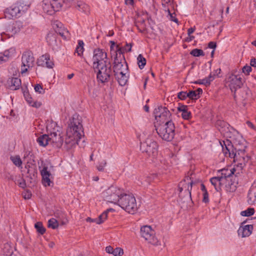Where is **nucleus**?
Returning <instances> with one entry per match:
<instances>
[{"label": "nucleus", "instance_id": "obj_45", "mask_svg": "<svg viewBox=\"0 0 256 256\" xmlns=\"http://www.w3.org/2000/svg\"><path fill=\"white\" fill-rule=\"evenodd\" d=\"M190 54L194 56H204V55L202 50L198 48L192 50L190 52Z\"/></svg>", "mask_w": 256, "mask_h": 256}, {"label": "nucleus", "instance_id": "obj_64", "mask_svg": "<svg viewBox=\"0 0 256 256\" xmlns=\"http://www.w3.org/2000/svg\"><path fill=\"white\" fill-rule=\"evenodd\" d=\"M150 184V180L149 179L144 180L142 182V184L144 185V186H148Z\"/></svg>", "mask_w": 256, "mask_h": 256}, {"label": "nucleus", "instance_id": "obj_57", "mask_svg": "<svg viewBox=\"0 0 256 256\" xmlns=\"http://www.w3.org/2000/svg\"><path fill=\"white\" fill-rule=\"evenodd\" d=\"M250 64L251 67L252 66L254 67V68L256 67V58H254L250 60Z\"/></svg>", "mask_w": 256, "mask_h": 256}, {"label": "nucleus", "instance_id": "obj_30", "mask_svg": "<svg viewBox=\"0 0 256 256\" xmlns=\"http://www.w3.org/2000/svg\"><path fill=\"white\" fill-rule=\"evenodd\" d=\"M24 96L26 101L30 106L38 108L42 106L41 102L34 100L28 94H24Z\"/></svg>", "mask_w": 256, "mask_h": 256}, {"label": "nucleus", "instance_id": "obj_11", "mask_svg": "<svg viewBox=\"0 0 256 256\" xmlns=\"http://www.w3.org/2000/svg\"><path fill=\"white\" fill-rule=\"evenodd\" d=\"M92 68H98L99 66L110 63L107 57V54L104 50L96 48L93 52L92 58Z\"/></svg>", "mask_w": 256, "mask_h": 256}, {"label": "nucleus", "instance_id": "obj_19", "mask_svg": "<svg viewBox=\"0 0 256 256\" xmlns=\"http://www.w3.org/2000/svg\"><path fill=\"white\" fill-rule=\"evenodd\" d=\"M22 27L20 22L16 21L11 26L6 29V31L1 33V39L2 41L6 38L13 36L18 32Z\"/></svg>", "mask_w": 256, "mask_h": 256}, {"label": "nucleus", "instance_id": "obj_59", "mask_svg": "<svg viewBox=\"0 0 256 256\" xmlns=\"http://www.w3.org/2000/svg\"><path fill=\"white\" fill-rule=\"evenodd\" d=\"M208 46L210 48H212L214 50L216 48V42H209Z\"/></svg>", "mask_w": 256, "mask_h": 256}, {"label": "nucleus", "instance_id": "obj_10", "mask_svg": "<svg viewBox=\"0 0 256 256\" xmlns=\"http://www.w3.org/2000/svg\"><path fill=\"white\" fill-rule=\"evenodd\" d=\"M64 3V0H43V11L48 14L52 15L61 8Z\"/></svg>", "mask_w": 256, "mask_h": 256}, {"label": "nucleus", "instance_id": "obj_4", "mask_svg": "<svg viewBox=\"0 0 256 256\" xmlns=\"http://www.w3.org/2000/svg\"><path fill=\"white\" fill-rule=\"evenodd\" d=\"M118 205L126 212L134 214L138 208L134 196L132 194H124L120 198Z\"/></svg>", "mask_w": 256, "mask_h": 256}, {"label": "nucleus", "instance_id": "obj_33", "mask_svg": "<svg viewBox=\"0 0 256 256\" xmlns=\"http://www.w3.org/2000/svg\"><path fill=\"white\" fill-rule=\"evenodd\" d=\"M36 141L39 145L42 146H46L48 144H50L48 134L40 136L37 138Z\"/></svg>", "mask_w": 256, "mask_h": 256}, {"label": "nucleus", "instance_id": "obj_60", "mask_svg": "<svg viewBox=\"0 0 256 256\" xmlns=\"http://www.w3.org/2000/svg\"><path fill=\"white\" fill-rule=\"evenodd\" d=\"M114 248L111 246H108L106 248V251L108 254H112L113 252Z\"/></svg>", "mask_w": 256, "mask_h": 256}, {"label": "nucleus", "instance_id": "obj_28", "mask_svg": "<svg viewBox=\"0 0 256 256\" xmlns=\"http://www.w3.org/2000/svg\"><path fill=\"white\" fill-rule=\"evenodd\" d=\"M248 202L252 204L256 202V180L252 186L248 195Z\"/></svg>", "mask_w": 256, "mask_h": 256}, {"label": "nucleus", "instance_id": "obj_25", "mask_svg": "<svg viewBox=\"0 0 256 256\" xmlns=\"http://www.w3.org/2000/svg\"><path fill=\"white\" fill-rule=\"evenodd\" d=\"M234 167L231 169H222L220 170V172H219V176L220 178H222L224 180V182L226 183L227 181V178L232 176V174H234V172L238 171L236 174H238L242 172L241 170H240V168H238L236 163H235Z\"/></svg>", "mask_w": 256, "mask_h": 256}, {"label": "nucleus", "instance_id": "obj_55", "mask_svg": "<svg viewBox=\"0 0 256 256\" xmlns=\"http://www.w3.org/2000/svg\"><path fill=\"white\" fill-rule=\"evenodd\" d=\"M24 198L26 200H28L31 198L32 194L29 191H26L24 194Z\"/></svg>", "mask_w": 256, "mask_h": 256}, {"label": "nucleus", "instance_id": "obj_37", "mask_svg": "<svg viewBox=\"0 0 256 256\" xmlns=\"http://www.w3.org/2000/svg\"><path fill=\"white\" fill-rule=\"evenodd\" d=\"M212 76L205 78L202 80H198L195 82L194 83L196 84H203L206 86H209L212 82Z\"/></svg>", "mask_w": 256, "mask_h": 256}, {"label": "nucleus", "instance_id": "obj_23", "mask_svg": "<svg viewBox=\"0 0 256 256\" xmlns=\"http://www.w3.org/2000/svg\"><path fill=\"white\" fill-rule=\"evenodd\" d=\"M37 64L38 66L43 67H46L48 68H52L54 66L53 59L48 54H44L38 60Z\"/></svg>", "mask_w": 256, "mask_h": 256}, {"label": "nucleus", "instance_id": "obj_47", "mask_svg": "<svg viewBox=\"0 0 256 256\" xmlns=\"http://www.w3.org/2000/svg\"><path fill=\"white\" fill-rule=\"evenodd\" d=\"M132 47V44H126V46L122 49L120 48H119L118 46H116V51H117L118 48H120L122 52V54L124 52H130L131 51V48Z\"/></svg>", "mask_w": 256, "mask_h": 256}, {"label": "nucleus", "instance_id": "obj_27", "mask_svg": "<svg viewBox=\"0 0 256 256\" xmlns=\"http://www.w3.org/2000/svg\"><path fill=\"white\" fill-rule=\"evenodd\" d=\"M210 182L218 192L220 190L222 186L226 184L224 180L222 178H220L219 175L211 178Z\"/></svg>", "mask_w": 256, "mask_h": 256}, {"label": "nucleus", "instance_id": "obj_53", "mask_svg": "<svg viewBox=\"0 0 256 256\" xmlns=\"http://www.w3.org/2000/svg\"><path fill=\"white\" fill-rule=\"evenodd\" d=\"M6 178L8 180L16 182V177L12 174L8 172L6 174Z\"/></svg>", "mask_w": 256, "mask_h": 256}, {"label": "nucleus", "instance_id": "obj_16", "mask_svg": "<svg viewBox=\"0 0 256 256\" xmlns=\"http://www.w3.org/2000/svg\"><path fill=\"white\" fill-rule=\"evenodd\" d=\"M28 6H22L21 3H16L10 8L6 9L5 14L6 16L9 18H14L19 17L22 12L28 9Z\"/></svg>", "mask_w": 256, "mask_h": 256}, {"label": "nucleus", "instance_id": "obj_58", "mask_svg": "<svg viewBox=\"0 0 256 256\" xmlns=\"http://www.w3.org/2000/svg\"><path fill=\"white\" fill-rule=\"evenodd\" d=\"M18 184L22 188H24L26 186V183L23 180H20V181L18 182Z\"/></svg>", "mask_w": 256, "mask_h": 256}, {"label": "nucleus", "instance_id": "obj_63", "mask_svg": "<svg viewBox=\"0 0 256 256\" xmlns=\"http://www.w3.org/2000/svg\"><path fill=\"white\" fill-rule=\"evenodd\" d=\"M86 220V222H95L97 224L96 218H88Z\"/></svg>", "mask_w": 256, "mask_h": 256}, {"label": "nucleus", "instance_id": "obj_12", "mask_svg": "<svg viewBox=\"0 0 256 256\" xmlns=\"http://www.w3.org/2000/svg\"><path fill=\"white\" fill-rule=\"evenodd\" d=\"M95 72H97V78L102 83L108 82L112 75L111 64L108 63L100 66L98 68H93Z\"/></svg>", "mask_w": 256, "mask_h": 256}, {"label": "nucleus", "instance_id": "obj_18", "mask_svg": "<svg viewBox=\"0 0 256 256\" xmlns=\"http://www.w3.org/2000/svg\"><path fill=\"white\" fill-rule=\"evenodd\" d=\"M34 58L30 52L26 51L23 53L22 57L21 73L26 72L28 69L34 66Z\"/></svg>", "mask_w": 256, "mask_h": 256}, {"label": "nucleus", "instance_id": "obj_50", "mask_svg": "<svg viewBox=\"0 0 256 256\" xmlns=\"http://www.w3.org/2000/svg\"><path fill=\"white\" fill-rule=\"evenodd\" d=\"M123 253L122 249L120 248H116L115 249H114L112 254L114 256H121Z\"/></svg>", "mask_w": 256, "mask_h": 256}, {"label": "nucleus", "instance_id": "obj_51", "mask_svg": "<svg viewBox=\"0 0 256 256\" xmlns=\"http://www.w3.org/2000/svg\"><path fill=\"white\" fill-rule=\"evenodd\" d=\"M178 97L181 100H184L188 98V92H180L178 94Z\"/></svg>", "mask_w": 256, "mask_h": 256}, {"label": "nucleus", "instance_id": "obj_2", "mask_svg": "<svg viewBox=\"0 0 256 256\" xmlns=\"http://www.w3.org/2000/svg\"><path fill=\"white\" fill-rule=\"evenodd\" d=\"M83 136L82 125L78 120L73 118L66 129L64 143L68 148H70L78 144V142Z\"/></svg>", "mask_w": 256, "mask_h": 256}, {"label": "nucleus", "instance_id": "obj_22", "mask_svg": "<svg viewBox=\"0 0 256 256\" xmlns=\"http://www.w3.org/2000/svg\"><path fill=\"white\" fill-rule=\"evenodd\" d=\"M46 41L48 45L54 50L57 51L60 48V42L56 39V34L54 32H49L46 36Z\"/></svg>", "mask_w": 256, "mask_h": 256}, {"label": "nucleus", "instance_id": "obj_6", "mask_svg": "<svg viewBox=\"0 0 256 256\" xmlns=\"http://www.w3.org/2000/svg\"><path fill=\"white\" fill-rule=\"evenodd\" d=\"M158 144L154 138L148 136L141 143L140 149L142 152L146 153L154 160L158 154Z\"/></svg>", "mask_w": 256, "mask_h": 256}, {"label": "nucleus", "instance_id": "obj_14", "mask_svg": "<svg viewBox=\"0 0 256 256\" xmlns=\"http://www.w3.org/2000/svg\"><path fill=\"white\" fill-rule=\"evenodd\" d=\"M140 234L145 240L154 246L160 244L158 238L155 236V233L152 227L149 226H144L141 228Z\"/></svg>", "mask_w": 256, "mask_h": 256}, {"label": "nucleus", "instance_id": "obj_8", "mask_svg": "<svg viewBox=\"0 0 256 256\" xmlns=\"http://www.w3.org/2000/svg\"><path fill=\"white\" fill-rule=\"evenodd\" d=\"M226 84L232 92L235 93L242 85V75L236 72L228 74L226 78Z\"/></svg>", "mask_w": 256, "mask_h": 256}, {"label": "nucleus", "instance_id": "obj_42", "mask_svg": "<svg viewBox=\"0 0 256 256\" xmlns=\"http://www.w3.org/2000/svg\"><path fill=\"white\" fill-rule=\"evenodd\" d=\"M137 60L139 68L140 69H142L146 64V60L142 54H139L138 56Z\"/></svg>", "mask_w": 256, "mask_h": 256}, {"label": "nucleus", "instance_id": "obj_56", "mask_svg": "<svg viewBox=\"0 0 256 256\" xmlns=\"http://www.w3.org/2000/svg\"><path fill=\"white\" fill-rule=\"evenodd\" d=\"M226 186V190L228 191L233 192L236 190V186H234L233 184H232V185L230 186V188L227 186Z\"/></svg>", "mask_w": 256, "mask_h": 256}, {"label": "nucleus", "instance_id": "obj_31", "mask_svg": "<svg viewBox=\"0 0 256 256\" xmlns=\"http://www.w3.org/2000/svg\"><path fill=\"white\" fill-rule=\"evenodd\" d=\"M9 86L12 90H16L21 86V80L17 78H12L9 81Z\"/></svg>", "mask_w": 256, "mask_h": 256}, {"label": "nucleus", "instance_id": "obj_21", "mask_svg": "<svg viewBox=\"0 0 256 256\" xmlns=\"http://www.w3.org/2000/svg\"><path fill=\"white\" fill-rule=\"evenodd\" d=\"M52 27L54 30V32L59 34L64 39H68L70 38L69 32L64 27L63 24L59 21H55L52 24Z\"/></svg>", "mask_w": 256, "mask_h": 256}, {"label": "nucleus", "instance_id": "obj_24", "mask_svg": "<svg viewBox=\"0 0 256 256\" xmlns=\"http://www.w3.org/2000/svg\"><path fill=\"white\" fill-rule=\"evenodd\" d=\"M245 223V221L242 222L238 230V236H241L242 238H245L250 236L252 234L254 228L252 225H244Z\"/></svg>", "mask_w": 256, "mask_h": 256}, {"label": "nucleus", "instance_id": "obj_20", "mask_svg": "<svg viewBox=\"0 0 256 256\" xmlns=\"http://www.w3.org/2000/svg\"><path fill=\"white\" fill-rule=\"evenodd\" d=\"M148 18V14L146 12H141L137 14L136 18V26L139 31L143 32L146 28V21Z\"/></svg>", "mask_w": 256, "mask_h": 256}, {"label": "nucleus", "instance_id": "obj_32", "mask_svg": "<svg viewBox=\"0 0 256 256\" xmlns=\"http://www.w3.org/2000/svg\"><path fill=\"white\" fill-rule=\"evenodd\" d=\"M12 248L8 243H6L2 247V254L4 256H12Z\"/></svg>", "mask_w": 256, "mask_h": 256}, {"label": "nucleus", "instance_id": "obj_15", "mask_svg": "<svg viewBox=\"0 0 256 256\" xmlns=\"http://www.w3.org/2000/svg\"><path fill=\"white\" fill-rule=\"evenodd\" d=\"M155 118L158 124L166 123L167 121L171 120V114L170 111L165 107L158 106L154 110Z\"/></svg>", "mask_w": 256, "mask_h": 256}, {"label": "nucleus", "instance_id": "obj_26", "mask_svg": "<svg viewBox=\"0 0 256 256\" xmlns=\"http://www.w3.org/2000/svg\"><path fill=\"white\" fill-rule=\"evenodd\" d=\"M114 75L120 85L124 86L126 84L129 76L128 70L124 69L122 72L114 74Z\"/></svg>", "mask_w": 256, "mask_h": 256}, {"label": "nucleus", "instance_id": "obj_17", "mask_svg": "<svg viewBox=\"0 0 256 256\" xmlns=\"http://www.w3.org/2000/svg\"><path fill=\"white\" fill-rule=\"evenodd\" d=\"M192 184L193 180H192V178L186 177L180 182L178 185L180 196H182V192H184V196L188 199L190 198Z\"/></svg>", "mask_w": 256, "mask_h": 256}, {"label": "nucleus", "instance_id": "obj_46", "mask_svg": "<svg viewBox=\"0 0 256 256\" xmlns=\"http://www.w3.org/2000/svg\"><path fill=\"white\" fill-rule=\"evenodd\" d=\"M221 70L220 68H217L216 70H214V72L210 73L208 76H212V82L216 78V77H220L219 74H220Z\"/></svg>", "mask_w": 256, "mask_h": 256}, {"label": "nucleus", "instance_id": "obj_13", "mask_svg": "<svg viewBox=\"0 0 256 256\" xmlns=\"http://www.w3.org/2000/svg\"><path fill=\"white\" fill-rule=\"evenodd\" d=\"M122 52L120 48H118L116 52V57L114 62V74L122 73L124 69L128 70V66L124 60H122L123 56H122Z\"/></svg>", "mask_w": 256, "mask_h": 256}, {"label": "nucleus", "instance_id": "obj_61", "mask_svg": "<svg viewBox=\"0 0 256 256\" xmlns=\"http://www.w3.org/2000/svg\"><path fill=\"white\" fill-rule=\"evenodd\" d=\"M172 0H162V4L163 6H166V5L168 4H172Z\"/></svg>", "mask_w": 256, "mask_h": 256}, {"label": "nucleus", "instance_id": "obj_48", "mask_svg": "<svg viewBox=\"0 0 256 256\" xmlns=\"http://www.w3.org/2000/svg\"><path fill=\"white\" fill-rule=\"evenodd\" d=\"M34 89L36 92L40 94H44L45 92V90L43 88L42 86L40 84H36L34 86Z\"/></svg>", "mask_w": 256, "mask_h": 256}, {"label": "nucleus", "instance_id": "obj_62", "mask_svg": "<svg viewBox=\"0 0 256 256\" xmlns=\"http://www.w3.org/2000/svg\"><path fill=\"white\" fill-rule=\"evenodd\" d=\"M195 30V28H190L188 30V36H190L192 34Z\"/></svg>", "mask_w": 256, "mask_h": 256}, {"label": "nucleus", "instance_id": "obj_5", "mask_svg": "<svg viewBox=\"0 0 256 256\" xmlns=\"http://www.w3.org/2000/svg\"><path fill=\"white\" fill-rule=\"evenodd\" d=\"M47 132L49 135L50 144L52 146L60 148L64 142L61 132L58 130L56 122H50L46 126Z\"/></svg>", "mask_w": 256, "mask_h": 256}, {"label": "nucleus", "instance_id": "obj_7", "mask_svg": "<svg viewBox=\"0 0 256 256\" xmlns=\"http://www.w3.org/2000/svg\"><path fill=\"white\" fill-rule=\"evenodd\" d=\"M104 197L109 202L118 204L120 198L124 194L123 190L114 186H111L104 190L103 193Z\"/></svg>", "mask_w": 256, "mask_h": 256}, {"label": "nucleus", "instance_id": "obj_38", "mask_svg": "<svg viewBox=\"0 0 256 256\" xmlns=\"http://www.w3.org/2000/svg\"><path fill=\"white\" fill-rule=\"evenodd\" d=\"M84 43L82 40H79L78 44L76 48L75 53H76L78 56H82L84 51Z\"/></svg>", "mask_w": 256, "mask_h": 256}, {"label": "nucleus", "instance_id": "obj_54", "mask_svg": "<svg viewBox=\"0 0 256 256\" xmlns=\"http://www.w3.org/2000/svg\"><path fill=\"white\" fill-rule=\"evenodd\" d=\"M203 199L202 201L205 203L208 202V192H205V193H203Z\"/></svg>", "mask_w": 256, "mask_h": 256}, {"label": "nucleus", "instance_id": "obj_1", "mask_svg": "<svg viewBox=\"0 0 256 256\" xmlns=\"http://www.w3.org/2000/svg\"><path fill=\"white\" fill-rule=\"evenodd\" d=\"M232 146H222L223 152L226 156L234 159V162L236 163L240 170L242 169L247 164H251L250 158L245 152L246 142L243 138L238 134L232 139Z\"/></svg>", "mask_w": 256, "mask_h": 256}, {"label": "nucleus", "instance_id": "obj_9", "mask_svg": "<svg viewBox=\"0 0 256 256\" xmlns=\"http://www.w3.org/2000/svg\"><path fill=\"white\" fill-rule=\"evenodd\" d=\"M40 174L42 177V182L45 186H50L52 184L53 166L44 162H42L40 166H38Z\"/></svg>", "mask_w": 256, "mask_h": 256}, {"label": "nucleus", "instance_id": "obj_52", "mask_svg": "<svg viewBox=\"0 0 256 256\" xmlns=\"http://www.w3.org/2000/svg\"><path fill=\"white\" fill-rule=\"evenodd\" d=\"M252 70L251 66L246 65L244 66L242 68V72L246 75H248Z\"/></svg>", "mask_w": 256, "mask_h": 256}, {"label": "nucleus", "instance_id": "obj_3", "mask_svg": "<svg viewBox=\"0 0 256 256\" xmlns=\"http://www.w3.org/2000/svg\"><path fill=\"white\" fill-rule=\"evenodd\" d=\"M156 130L162 140L168 142L172 140L175 135V126L172 121L158 124L156 126Z\"/></svg>", "mask_w": 256, "mask_h": 256}, {"label": "nucleus", "instance_id": "obj_36", "mask_svg": "<svg viewBox=\"0 0 256 256\" xmlns=\"http://www.w3.org/2000/svg\"><path fill=\"white\" fill-rule=\"evenodd\" d=\"M111 210H113L112 208L108 209L100 215L98 218H96L97 224H100L103 223L107 219L108 212Z\"/></svg>", "mask_w": 256, "mask_h": 256}, {"label": "nucleus", "instance_id": "obj_29", "mask_svg": "<svg viewBox=\"0 0 256 256\" xmlns=\"http://www.w3.org/2000/svg\"><path fill=\"white\" fill-rule=\"evenodd\" d=\"M179 112H182L181 116L184 120H188L191 118V112L188 110L186 106L182 105L178 108Z\"/></svg>", "mask_w": 256, "mask_h": 256}, {"label": "nucleus", "instance_id": "obj_35", "mask_svg": "<svg viewBox=\"0 0 256 256\" xmlns=\"http://www.w3.org/2000/svg\"><path fill=\"white\" fill-rule=\"evenodd\" d=\"M16 54V50L14 48H10L8 50H5L2 52L4 56V61H6L9 58L14 56Z\"/></svg>", "mask_w": 256, "mask_h": 256}, {"label": "nucleus", "instance_id": "obj_49", "mask_svg": "<svg viewBox=\"0 0 256 256\" xmlns=\"http://www.w3.org/2000/svg\"><path fill=\"white\" fill-rule=\"evenodd\" d=\"M188 98L192 100H198L200 96L196 94L194 90H190L188 92Z\"/></svg>", "mask_w": 256, "mask_h": 256}, {"label": "nucleus", "instance_id": "obj_43", "mask_svg": "<svg viewBox=\"0 0 256 256\" xmlns=\"http://www.w3.org/2000/svg\"><path fill=\"white\" fill-rule=\"evenodd\" d=\"M254 212V208H248L246 210L241 212L240 214L244 216H249L252 215Z\"/></svg>", "mask_w": 256, "mask_h": 256}, {"label": "nucleus", "instance_id": "obj_40", "mask_svg": "<svg viewBox=\"0 0 256 256\" xmlns=\"http://www.w3.org/2000/svg\"><path fill=\"white\" fill-rule=\"evenodd\" d=\"M10 160L12 161L13 164L18 167L20 166L22 164V161L20 156H11Z\"/></svg>", "mask_w": 256, "mask_h": 256}, {"label": "nucleus", "instance_id": "obj_34", "mask_svg": "<svg viewBox=\"0 0 256 256\" xmlns=\"http://www.w3.org/2000/svg\"><path fill=\"white\" fill-rule=\"evenodd\" d=\"M76 8L79 10L86 14L90 13L89 6L83 2H77Z\"/></svg>", "mask_w": 256, "mask_h": 256}, {"label": "nucleus", "instance_id": "obj_41", "mask_svg": "<svg viewBox=\"0 0 256 256\" xmlns=\"http://www.w3.org/2000/svg\"><path fill=\"white\" fill-rule=\"evenodd\" d=\"M48 226L54 230L56 229L58 226V222L56 219L52 218L48 220Z\"/></svg>", "mask_w": 256, "mask_h": 256}, {"label": "nucleus", "instance_id": "obj_39", "mask_svg": "<svg viewBox=\"0 0 256 256\" xmlns=\"http://www.w3.org/2000/svg\"><path fill=\"white\" fill-rule=\"evenodd\" d=\"M34 228L36 229L37 232L42 235L44 234L46 231V229L43 226L42 222H40L34 224Z\"/></svg>", "mask_w": 256, "mask_h": 256}, {"label": "nucleus", "instance_id": "obj_44", "mask_svg": "<svg viewBox=\"0 0 256 256\" xmlns=\"http://www.w3.org/2000/svg\"><path fill=\"white\" fill-rule=\"evenodd\" d=\"M106 164L107 162L106 160H104L101 162H100L96 166L97 170L100 172H104V168L106 166Z\"/></svg>", "mask_w": 256, "mask_h": 256}]
</instances>
